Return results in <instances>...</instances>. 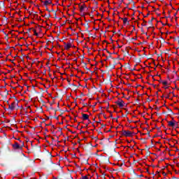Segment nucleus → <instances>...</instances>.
<instances>
[{"label": "nucleus", "mask_w": 179, "mask_h": 179, "mask_svg": "<svg viewBox=\"0 0 179 179\" xmlns=\"http://www.w3.org/2000/svg\"><path fill=\"white\" fill-rule=\"evenodd\" d=\"M116 104L118 105V106L120 107V108H122L124 106H125V102H124V101H122V99H119L116 102Z\"/></svg>", "instance_id": "nucleus-1"}, {"label": "nucleus", "mask_w": 179, "mask_h": 179, "mask_svg": "<svg viewBox=\"0 0 179 179\" xmlns=\"http://www.w3.org/2000/svg\"><path fill=\"white\" fill-rule=\"evenodd\" d=\"M13 149L15 150H22V149H23V147L20 146V145L17 143H15L13 145Z\"/></svg>", "instance_id": "nucleus-2"}, {"label": "nucleus", "mask_w": 179, "mask_h": 179, "mask_svg": "<svg viewBox=\"0 0 179 179\" xmlns=\"http://www.w3.org/2000/svg\"><path fill=\"white\" fill-rule=\"evenodd\" d=\"M123 135H124V136L131 137V136H132L133 133L131 131H124Z\"/></svg>", "instance_id": "nucleus-3"}, {"label": "nucleus", "mask_w": 179, "mask_h": 179, "mask_svg": "<svg viewBox=\"0 0 179 179\" xmlns=\"http://www.w3.org/2000/svg\"><path fill=\"white\" fill-rule=\"evenodd\" d=\"M51 3H52V0H45L43 1V5L45 6H48V5H51Z\"/></svg>", "instance_id": "nucleus-4"}, {"label": "nucleus", "mask_w": 179, "mask_h": 179, "mask_svg": "<svg viewBox=\"0 0 179 179\" xmlns=\"http://www.w3.org/2000/svg\"><path fill=\"white\" fill-rule=\"evenodd\" d=\"M168 125L169 127H176V121L171 120L168 122Z\"/></svg>", "instance_id": "nucleus-5"}, {"label": "nucleus", "mask_w": 179, "mask_h": 179, "mask_svg": "<svg viewBox=\"0 0 179 179\" xmlns=\"http://www.w3.org/2000/svg\"><path fill=\"white\" fill-rule=\"evenodd\" d=\"M72 48V44L71 43H67L64 45V50H69V48Z\"/></svg>", "instance_id": "nucleus-6"}, {"label": "nucleus", "mask_w": 179, "mask_h": 179, "mask_svg": "<svg viewBox=\"0 0 179 179\" xmlns=\"http://www.w3.org/2000/svg\"><path fill=\"white\" fill-rule=\"evenodd\" d=\"M83 120H89V115L83 113Z\"/></svg>", "instance_id": "nucleus-7"}, {"label": "nucleus", "mask_w": 179, "mask_h": 179, "mask_svg": "<svg viewBox=\"0 0 179 179\" xmlns=\"http://www.w3.org/2000/svg\"><path fill=\"white\" fill-rule=\"evenodd\" d=\"M85 8H86V6H85V5L80 6V12H83V10H85Z\"/></svg>", "instance_id": "nucleus-8"}, {"label": "nucleus", "mask_w": 179, "mask_h": 179, "mask_svg": "<svg viewBox=\"0 0 179 179\" xmlns=\"http://www.w3.org/2000/svg\"><path fill=\"white\" fill-rule=\"evenodd\" d=\"M127 22H128V18L124 17V18L123 19V23L125 24L127 23Z\"/></svg>", "instance_id": "nucleus-9"}, {"label": "nucleus", "mask_w": 179, "mask_h": 179, "mask_svg": "<svg viewBox=\"0 0 179 179\" xmlns=\"http://www.w3.org/2000/svg\"><path fill=\"white\" fill-rule=\"evenodd\" d=\"M162 85H164V86H167V81H162Z\"/></svg>", "instance_id": "nucleus-10"}, {"label": "nucleus", "mask_w": 179, "mask_h": 179, "mask_svg": "<svg viewBox=\"0 0 179 179\" xmlns=\"http://www.w3.org/2000/svg\"><path fill=\"white\" fill-rule=\"evenodd\" d=\"M10 110H15L16 108V106H9Z\"/></svg>", "instance_id": "nucleus-11"}, {"label": "nucleus", "mask_w": 179, "mask_h": 179, "mask_svg": "<svg viewBox=\"0 0 179 179\" xmlns=\"http://www.w3.org/2000/svg\"><path fill=\"white\" fill-rule=\"evenodd\" d=\"M80 179H89V178L85 176H82Z\"/></svg>", "instance_id": "nucleus-12"}, {"label": "nucleus", "mask_w": 179, "mask_h": 179, "mask_svg": "<svg viewBox=\"0 0 179 179\" xmlns=\"http://www.w3.org/2000/svg\"><path fill=\"white\" fill-rule=\"evenodd\" d=\"M52 179H58V178H55V177H53Z\"/></svg>", "instance_id": "nucleus-13"}]
</instances>
